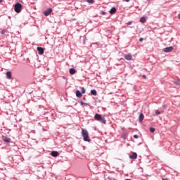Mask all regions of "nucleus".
Segmentation results:
<instances>
[{"label":"nucleus","instance_id":"22","mask_svg":"<svg viewBox=\"0 0 180 180\" xmlns=\"http://www.w3.org/2000/svg\"><path fill=\"white\" fill-rule=\"evenodd\" d=\"M86 91H85V89L83 87L82 89V94H85Z\"/></svg>","mask_w":180,"mask_h":180},{"label":"nucleus","instance_id":"8","mask_svg":"<svg viewBox=\"0 0 180 180\" xmlns=\"http://www.w3.org/2000/svg\"><path fill=\"white\" fill-rule=\"evenodd\" d=\"M51 155L52 157H58V155H60V153H58V151H52V152L51 153Z\"/></svg>","mask_w":180,"mask_h":180},{"label":"nucleus","instance_id":"4","mask_svg":"<svg viewBox=\"0 0 180 180\" xmlns=\"http://www.w3.org/2000/svg\"><path fill=\"white\" fill-rule=\"evenodd\" d=\"M172 50H174V47H172V46L166 47L163 49L165 53H171V51H172Z\"/></svg>","mask_w":180,"mask_h":180},{"label":"nucleus","instance_id":"21","mask_svg":"<svg viewBox=\"0 0 180 180\" xmlns=\"http://www.w3.org/2000/svg\"><path fill=\"white\" fill-rule=\"evenodd\" d=\"M86 2L89 4H94L95 2V0H86Z\"/></svg>","mask_w":180,"mask_h":180},{"label":"nucleus","instance_id":"15","mask_svg":"<svg viewBox=\"0 0 180 180\" xmlns=\"http://www.w3.org/2000/svg\"><path fill=\"white\" fill-rule=\"evenodd\" d=\"M174 84H175L177 86H180V79H178L177 80L174 81Z\"/></svg>","mask_w":180,"mask_h":180},{"label":"nucleus","instance_id":"6","mask_svg":"<svg viewBox=\"0 0 180 180\" xmlns=\"http://www.w3.org/2000/svg\"><path fill=\"white\" fill-rule=\"evenodd\" d=\"M124 58L128 61H131V60L133 58V56H131V54L129 53V54L124 55Z\"/></svg>","mask_w":180,"mask_h":180},{"label":"nucleus","instance_id":"14","mask_svg":"<svg viewBox=\"0 0 180 180\" xmlns=\"http://www.w3.org/2000/svg\"><path fill=\"white\" fill-rule=\"evenodd\" d=\"M91 95H94V96H96V95H98V92L95 89L91 90Z\"/></svg>","mask_w":180,"mask_h":180},{"label":"nucleus","instance_id":"26","mask_svg":"<svg viewBox=\"0 0 180 180\" xmlns=\"http://www.w3.org/2000/svg\"><path fill=\"white\" fill-rule=\"evenodd\" d=\"M143 38H140L139 39V41H143Z\"/></svg>","mask_w":180,"mask_h":180},{"label":"nucleus","instance_id":"27","mask_svg":"<svg viewBox=\"0 0 180 180\" xmlns=\"http://www.w3.org/2000/svg\"><path fill=\"white\" fill-rule=\"evenodd\" d=\"M125 2H130V0H124Z\"/></svg>","mask_w":180,"mask_h":180},{"label":"nucleus","instance_id":"1","mask_svg":"<svg viewBox=\"0 0 180 180\" xmlns=\"http://www.w3.org/2000/svg\"><path fill=\"white\" fill-rule=\"evenodd\" d=\"M82 136H83V140L84 141H88L89 143L91 141V140H89V134L86 129L82 130Z\"/></svg>","mask_w":180,"mask_h":180},{"label":"nucleus","instance_id":"34","mask_svg":"<svg viewBox=\"0 0 180 180\" xmlns=\"http://www.w3.org/2000/svg\"><path fill=\"white\" fill-rule=\"evenodd\" d=\"M160 112H158V115H160Z\"/></svg>","mask_w":180,"mask_h":180},{"label":"nucleus","instance_id":"33","mask_svg":"<svg viewBox=\"0 0 180 180\" xmlns=\"http://www.w3.org/2000/svg\"><path fill=\"white\" fill-rule=\"evenodd\" d=\"M3 0H0V2H2Z\"/></svg>","mask_w":180,"mask_h":180},{"label":"nucleus","instance_id":"16","mask_svg":"<svg viewBox=\"0 0 180 180\" xmlns=\"http://www.w3.org/2000/svg\"><path fill=\"white\" fill-rule=\"evenodd\" d=\"M69 72L70 74H71V75H74V74H75V69L74 68L70 69Z\"/></svg>","mask_w":180,"mask_h":180},{"label":"nucleus","instance_id":"3","mask_svg":"<svg viewBox=\"0 0 180 180\" xmlns=\"http://www.w3.org/2000/svg\"><path fill=\"white\" fill-rule=\"evenodd\" d=\"M22 4L20 3H17L14 6V11L16 13H20L22 12Z\"/></svg>","mask_w":180,"mask_h":180},{"label":"nucleus","instance_id":"17","mask_svg":"<svg viewBox=\"0 0 180 180\" xmlns=\"http://www.w3.org/2000/svg\"><path fill=\"white\" fill-rule=\"evenodd\" d=\"M146 20H146V18H145V17H141V18H140V22H141V23H146Z\"/></svg>","mask_w":180,"mask_h":180},{"label":"nucleus","instance_id":"30","mask_svg":"<svg viewBox=\"0 0 180 180\" xmlns=\"http://www.w3.org/2000/svg\"><path fill=\"white\" fill-rule=\"evenodd\" d=\"M105 14H106V13L102 12V15H105Z\"/></svg>","mask_w":180,"mask_h":180},{"label":"nucleus","instance_id":"11","mask_svg":"<svg viewBox=\"0 0 180 180\" xmlns=\"http://www.w3.org/2000/svg\"><path fill=\"white\" fill-rule=\"evenodd\" d=\"M76 96L77 98H82V93L79 91V90L76 91Z\"/></svg>","mask_w":180,"mask_h":180},{"label":"nucleus","instance_id":"24","mask_svg":"<svg viewBox=\"0 0 180 180\" xmlns=\"http://www.w3.org/2000/svg\"><path fill=\"white\" fill-rule=\"evenodd\" d=\"M131 21H129V22H128L127 23V25H131Z\"/></svg>","mask_w":180,"mask_h":180},{"label":"nucleus","instance_id":"32","mask_svg":"<svg viewBox=\"0 0 180 180\" xmlns=\"http://www.w3.org/2000/svg\"><path fill=\"white\" fill-rule=\"evenodd\" d=\"M143 78H146V75H143Z\"/></svg>","mask_w":180,"mask_h":180},{"label":"nucleus","instance_id":"20","mask_svg":"<svg viewBox=\"0 0 180 180\" xmlns=\"http://www.w3.org/2000/svg\"><path fill=\"white\" fill-rule=\"evenodd\" d=\"M149 130H150V133H154V131H155V129H154L153 127H150L149 129Z\"/></svg>","mask_w":180,"mask_h":180},{"label":"nucleus","instance_id":"19","mask_svg":"<svg viewBox=\"0 0 180 180\" xmlns=\"http://www.w3.org/2000/svg\"><path fill=\"white\" fill-rule=\"evenodd\" d=\"M80 104L82 105V106H88V103H84V101H81Z\"/></svg>","mask_w":180,"mask_h":180},{"label":"nucleus","instance_id":"23","mask_svg":"<svg viewBox=\"0 0 180 180\" xmlns=\"http://www.w3.org/2000/svg\"><path fill=\"white\" fill-rule=\"evenodd\" d=\"M134 139H139V135H134Z\"/></svg>","mask_w":180,"mask_h":180},{"label":"nucleus","instance_id":"10","mask_svg":"<svg viewBox=\"0 0 180 180\" xmlns=\"http://www.w3.org/2000/svg\"><path fill=\"white\" fill-rule=\"evenodd\" d=\"M6 78L8 79H12V72H6Z\"/></svg>","mask_w":180,"mask_h":180},{"label":"nucleus","instance_id":"5","mask_svg":"<svg viewBox=\"0 0 180 180\" xmlns=\"http://www.w3.org/2000/svg\"><path fill=\"white\" fill-rule=\"evenodd\" d=\"M37 50L39 54V56H42V54H44V49L41 47H37Z\"/></svg>","mask_w":180,"mask_h":180},{"label":"nucleus","instance_id":"12","mask_svg":"<svg viewBox=\"0 0 180 180\" xmlns=\"http://www.w3.org/2000/svg\"><path fill=\"white\" fill-rule=\"evenodd\" d=\"M110 13L111 15H115L116 13V8L113 7L110 10Z\"/></svg>","mask_w":180,"mask_h":180},{"label":"nucleus","instance_id":"9","mask_svg":"<svg viewBox=\"0 0 180 180\" xmlns=\"http://www.w3.org/2000/svg\"><path fill=\"white\" fill-rule=\"evenodd\" d=\"M129 158L131 160H136V158H137V153H133L131 155H129Z\"/></svg>","mask_w":180,"mask_h":180},{"label":"nucleus","instance_id":"7","mask_svg":"<svg viewBox=\"0 0 180 180\" xmlns=\"http://www.w3.org/2000/svg\"><path fill=\"white\" fill-rule=\"evenodd\" d=\"M52 11H53V10L51 8H49L44 12V14L45 16H49V15H50Z\"/></svg>","mask_w":180,"mask_h":180},{"label":"nucleus","instance_id":"25","mask_svg":"<svg viewBox=\"0 0 180 180\" xmlns=\"http://www.w3.org/2000/svg\"><path fill=\"white\" fill-rule=\"evenodd\" d=\"M1 34H5V30H2V31L1 32Z\"/></svg>","mask_w":180,"mask_h":180},{"label":"nucleus","instance_id":"28","mask_svg":"<svg viewBox=\"0 0 180 180\" xmlns=\"http://www.w3.org/2000/svg\"><path fill=\"white\" fill-rule=\"evenodd\" d=\"M162 180H168V179L167 178H166V179L162 178Z\"/></svg>","mask_w":180,"mask_h":180},{"label":"nucleus","instance_id":"31","mask_svg":"<svg viewBox=\"0 0 180 180\" xmlns=\"http://www.w3.org/2000/svg\"><path fill=\"white\" fill-rule=\"evenodd\" d=\"M178 18H179V19H180V14L178 15Z\"/></svg>","mask_w":180,"mask_h":180},{"label":"nucleus","instance_id":"13","mask_svg":"<svg viewBox=\"0 0 180 180\" xmlns=\"http://www.w3.org/2000/svg\"><path fill=\"white\" fill-rule=\"evenodd\" d=\"M3 140L5 143H9L11 141V138H8L7 136H3Z\"/></svg>","mask_w":180,"mask_h":180},{"label":"nucleus","instance_id":"29","mask_svg":"<svg viewBox=\"0 0 180 180\" xmlns=\"http://www.w3.org/2000/svg\"><path fill=\"white\" fill-rule=\"evenodd\" d=\"M155 114H156V115H158V110H156V111H155Z\"/></svg>","mask_w":180,"mask_h":180},{"label":"nucleus","instance_id":"18","mask_svg":"<svg viewBox=\"0 0 180 180\" xmlns=\"http://www.w3.org/2000/svg\"><path fill=\"white\" fill-rule=\"evenodd\" d=\"M142 120H144V115H143V113H141L139 115V121L141 122Z\"/></svg>","mask_w":180,"mask_h":180},{"label":"nucleus","instance_id":"2","mask_svg":"<svg viewBox=\"0 0 180 180\" xmlns=\"http://www.w3.org/2000/svg\"><path fill=\"white\" fill-rule=\"evenodd\" d=\"M94 119L98 122H101V123H103V124H106V120L105 119V117H102V115H101V114H96L94 115Z\"/></svg>","mask_w":180,"mask_h":180}]
</instances>
